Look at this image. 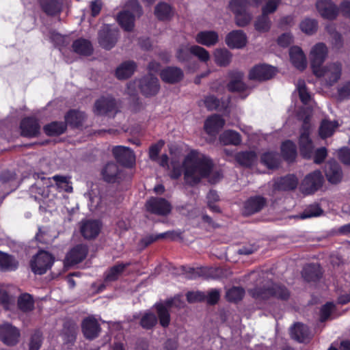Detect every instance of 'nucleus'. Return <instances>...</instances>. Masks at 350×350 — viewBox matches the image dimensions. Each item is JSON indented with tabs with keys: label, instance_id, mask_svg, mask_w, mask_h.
Instances as JSON below:
<instances>
[{
	"label": "nucleus",
	"instance_id": "obj_12",
	"mask_svg": "<svg viewBox=\"0 0 350 350\" xmlns=\"http://www.w3.org/2000/svg\"><path fill=\"white\" fill-rule=\"evenodd\" d=\"M118 30L112 28L111 25H105L98 35V42L100 45L105 49H110L114 46L118 38Z\"/></svg>",
	"mask_w": 350,
	"mask_h": 350
},
{
	"label": "nucleus",
	"instance_id": "obj_30",
	"mask_svg": "<svg viewBox=\"0 0 350 350\" xmlns=\"http://www.w3.org/2000/svg\"><path fill=\"white\" fill-rule=\"evenodd\" d=\"M116 107L115 100L111 97L101 98L95 103L94 112L102 115L113 111Z\"/></svg>",
	"mask_w": 350,
	"mask_h": 350
},
{
	"label": "nucleus",
	"instance_id": "obj_47",
	"mask_svg": "<svg viewBox=\"0 0 350 350\" xmlns=\"http://www.w3.org/2000/svg\"><path fill=\"white\" fill-rule=\"evenodd\" d=\"M202 102L208 110H221L226 107V104L220 105L219 100L213 95L206 96Z\"/></svg>",
	"mask_w": 350,
	"mask_h": 350
},
{
	"label": "nucleus",
	"instance_id": "obj_40",
	"mask_svg": "<svg viewBox=\"0 0 350 350\" xmlns=\"http://www.w3.org/2000/svg\"><path fill=\"white\" fill-rule=\"evenodd\" d=\"M281 150L284 159L289 162L294 161L297 156L296 146L290 140H287L282 144Z\"/></svg>",
	"mask_w": 350,
	"mask_h": 350
},
{
	"label": "nucleus",
	"instance_id": "obj_52",
	"mask_svg": "<svg viewBox=\"0 0 350 350\" xmlns=\"http://www.w3.org/2000/svg\"><path fill=\"white\" fill-rule=\"evenodd\" d=\"M235 75L234 79L232 80L228 85V90L232 92H243L245 89V85L242 81L243 74L237 72Z\"/></svg>",
	"mask_w": 350,
	"mask_h": 350
},
{
	"label": "nucleus",
	"instance_id": "obj_63",
	"mask_svg": "<svg viewBox=\"0 0 350 350\" xmlns=\"http://www.w3.org/2000/svg\"><path fill=\"white\" fill-rule=\"evenodd\" d=\"M42 342V334L36 332L31 336L29 343V350H39Z\"/></svg>",
	"mask_w": 350,
	"mask_h": 350
},
{
	"label": "nucleus",
	"instance_id": "obj_18",
	"mask_svg": "<svg viewBox=\"0 0 350 350\" xmlns=\"http://www.w3.org/2000/svg\"><path fill=\"white\" fill-rule=\"evenodd\" d=\"M316 6L320 14L325 18L334 19L338 12L337 6L331 0H319Z\"/></svg>",
	"mask_w": 350,
	"mask_h": 350
},
{
	"label": "nucleus",
	"instance_id": "obj_23",
	"mask_svg": "<svg viewBox=\"0 0 350 350\" xmlns=\"http://www.w3.org/2000/svg\"><path fill=\"white\" fill-rule=\"evenodd\" d=\"M100 230V224L96 220H86L82 223L81 232L85 239L96 237Z\"/></svg>",
	"mask_w": 350,
	"mask_h": 350
},
{
	"label": "nucleus",
	"instance_id": "obj_61",
	"mask_svg": "<svg viewBox=\"0 0 350 350\" xmlns=\"http://www.w3.org/2000/svg\"><path fill=\"white\" fill-rule=\"evenodd\" d=\"M265 4L262 8L263 13H273L278 9L282 0H265Z\"/></svg>",
	"mask_w": 350,
	"mask_h": 350
},
{
	"label": "nucleus",
	"instance_id": "obj_55",
	"mask_svg": "<svg viewBox=\"0 0 350 350\" xmlns=\"http://www.w3.org/2000/svg\"><path fill=\"white\" fill-rule=\"evenodd\" d=\"M245 294V291L241 287H232L227 291L226 298L230 301H238L241 300Z\"/></svg>",
	"mask_w": 350,
	"mask_h": 350
},
{
	"label": "nucleus",
	"instance_id": "obj_62",
	"mask_svg": "<svg viewBox=\"0 0 350 350\" xmlns=\"http://www.w3.org/2000/svg\"><path fill=\"white\" fill-rule=\"evenodd\" d=\"M164 141L160 140L156 144H152L149 148V157L152 161H156L158 157V154L160 152L161 148L164 146Z\"/></svg>",
	"mask_w": 350,
	"mask_h": 350
},
{
	"label": "nucleus",
	"instance_id": "obj_38",
	"mask_svg": "<svg viewBox=\"0 0 350 350\" xmlns=\"http://www.w3.org/2000/svg\"><path fill=\"white\" fill-rule=\"evenodd\" d=\"M155 307L161 325L164 327H167L170 322V315L169 312L170 307L167 306L166 302L156 304Z\"/></svg>",
	"mask_w": 350,
	"mask_h": 350
},
{
	"label": "nucleus",
	"instance_id": "obj_27",
	"mask_svg": "<svg viewBox=\"0 0 350 350\" xmlns=\"http://www.w3.org/2000/svg\"><path fill=\"white\" fill-rule=\"evenodd\" d=\"M219 36L215 31H202L196 36V41L202 45L211 46L217 44Z\"/></svg>",
	"mask_w": 350,
	"mask_h": 350
},
{
	"label": "nucleus",
	"instance_id": "obj_46",
	"mask_svg": "<svg viewBox=\"0 0 350 350\" xmlns=\"http://www.w3.org/2000/svg\"><path fill=\"white\" fill-rule=\"evenodd\" d=\"M269 14V13H263L262 12V15L256 19L254 23V27L257 31L265 32L270 29L271 21L268 16Z\"/></svg>",
	"mask_w": 350,
	"mask_h": 350
},
{
	"label": "nucleus",
	"instance_id": "obj_26",
	"mask_svg": "<svg viewBox=\"0 0 350 350\" xmlns=\"http://www.w3.org/2000/svg\"><path fill=\"white\" fill-rule=\"evenodd\" d=\"M325 175L331 183L336 184L341 180L342 171L336 161H329L325 166Z\"/></svg>",
	"mask_w": 350,
	"mask_h": 350
},
{
	"label": "nucleus",
	"instance_id": "obj_43",
	"mask_svg": "<svg viewBox=\"0 0 350 350\" xmlns=\"http://www.w3.org/2000/svg\"><path fill=\"white\" fill-rule=\"evenodd\" d=\"M302 276L308 282L318 280L321 276L319 267L315 265L305 267L302 271Z\"/></svg>",
	"mask_w": 350,
	"mask_h": 350
},
{
	"label": "nucleus",
	"instance_id": "obj_34",
	"mask_svg": "<svg viewBox=\"0 0 350 350\" xmlns=\"http://www.w3.org/2000/svg\"><path fill=\"white\" fill-rule=\"evenodd\" d=\"M17 267L18 262L13 256L0 251V271H13L15 270Z\"/></svg>",
	"mask_w": 350,
	"mask_h": 350
},
{
	"label": "nucleus",
	"instance_id": "obj_35",
	"mask_svg": "<svg viewBox=\"0 0 350 350\" xmlns=\"http://www.w3.org/2000/svg\"><path fill=\"white\" fill-rule=\"evenodd\" d=\"M129 265L130 263H120L111 267L105 273V281L108 282L118 280Z\"/></svg>",
	"mask_w": 350,
	"mask_h": 350
},
{
	"label": "nucleus",
	"instance_id": "obj_4",
	"mask_svg": "<svg viewBox=\"0 0 350 350\" xmlns=\"http://www.w3.org/2000/svg\"><path fill=\"white\" fill-rule=\"evenodd\" d=\"M251 293L254 297L258 299H286L289 297L288 291L284 286L277 284H271L263 289L256 288Z\"/></svg>",
	"mask_w": 350,
	"mask_h": 350
},
{
	"label": "nucleus",
	"instance_id": "obj_37",
	"mask_svg": "<svg viewBox=\"0 0 350 350\" xmlns=\"http://www.w3.org/2000/svg\"><path fill=\"white\" fill-rule=\"evenodd\" d=\"M136 65L133 62H125L117 68L116 77L119 79H125L133 74Z\"/></svg>",
	"mask_w": 350,
	"mask_h": 350
},
{
	"label": "nucleus",
	"instance_id": "obj_53",
	"mask_svg": "<svg viewBox=\"0 0 350 350\" xmlns=\"http://www.w3.org/2000/svg\"><path fill=\"white\" fill-rule=\"evenodd\" d=\"M297 90L298 91L301 102L305 105L310 104L312 100L311 95L307 90L304 81L300 80L297 82Z\"/></svg>",
	"mask_w": 350,
	"mask_h": 350
},
{
	"label": "nucleus",
	"instance_id": "obj_21",
	"mask_svg": "<svg viewBox=\"0 0 350 350\" xmlns=\"http://www.w3.org/2000/svg\"><path fill=\"white\" fill-rule=\"evenodd\" d=\"M82 330L85 338L93 339L98 336L100 328L93 317H88L83 321Z\"/></svg>",
	"mask_w": 350,
	"mask_h": 350
},
{
	"label": "nucleus",
	"instance_id": "obj_15",
	"mask_svg": "<svg viewBox=\"0 0 350 350\" xmlns=\"http://www.w3.org/2000/svg\"><path fill=\"white\" fill-rule=\"evenodd\" d=\"M113 154L116 160L123 165L131 167L135 162L133 151L129 148L118 146L113 148Z\"/></svg>",
	"mask_w": 350,
	"mask_h": 350
},
{
	"label": "nucleus",
	"instance_id": "obj_57",
	"mask_svg": "<svg viewBox=\"0 0 350 350\" xmlns=\"http://www.w3.org/2000/svg\"><path fill=\"white\" fill-rule=\"evenodd\" d=\"M157 322V319L153 313L146 312L142 316L140 323L144 328L150 329L156 325Z\"/></svg>",
	"mask_w": 350,
	"mask_h": 350
},
{
	"label": "nucleus",
	"instance_id": "obj_60",
	"mask_svg": "<svg viewBox=\"0 0 350 350\" xmlns=\"http://www.w3.org/2000/svg\"><path fill=\"white\" fill-rule=\"evenodd\" d=\"M14 303V299L9 296L4 286L0 285V304H2L5 309H9Z\"/></svg>",
	"mask_w": 350,
	"mask_h": 350
},
{
	"label": "nucleus",
	"instance_id": "obj_6",
	"mask_svg": "<svg viewBox=\"0 0 350 350\" xmlns=\"http://www.w3.org/2000/svg\"><path fill=\"white\" fill-rule=\"evenodd\" d=\"M129 7L131 8V12L125 10L120 13L117 20L120 25L125 31H131L134 27L135 15H140L142 9L136 0H131Z\"/></svg>",
	"mask_w": 350,
	"mask_h": 350
},
{
	"label": "nucleus",
	"instance_id": "obj_8",
	"mask_svg": "<svg viewBox=\"0 0 350 350\" xmlns=\"http://www.w3.org/2000/svg\"><path fill=\"white\" fill-rule=\"evenodd\" d=\"M310 124L308 122V116H306L301 129L299 138L300 152L305 158H310L313 153L314 146L310 138Z\"/></svg>",
	"mask_w": 350,
	"mask_h": 350
},
{
	"label": "nucleus",
	"instance_id": "obj_36",
	"mask_svg": "<svg viewBox=\"0 0 350 350\" xmlns=\"http://www.w3.org/2000/svg\"><path fill=\"white\" fill-rule=\"evenodd\" d=\"M72 48L75 53L82 55H90L93 48L90 42L85 39H78L72 44Z\"/></svg>",
	"mask_w": 350,
	"mask_h": 350
},
{
	"label": "nucleus",
	"instance_id": "obj_5",
	"mask_svg": "<svg viewBox=\"0 0 350 350\" xmlns=\"http://www.w3.org/2000/svg\"><path fill=\"white\" fill-rule=\"evenodd\" d=\"M249 5L247 0H231L229 8L234 13L236 24L239 27L247 25L252 20V15L247 9Z\"/></svg>",
	"mask_w": 350,
	"mask_h": 350
},
{
	"label": "nucleus",
	"instance_id": "obj_45",
	"mask_svg": "<svg viewBox=\"0 0 350 350\" xmlns=\"http://www.w3.org/2000/svg\"><path fill=\"white\" fill-rule=\"evenodd\" d=\"M236 161L242 165H251L256 159V154L252 151L242 152L236 154Z\"/></svg>",
	"mask_w": 350,
	"mask_h": 350
},
{
	"label": "nucleus",
	"instance_id": "obj_2",
	"mask_svg": "<svg viewBox=\"0 0 350 350\" xmlns=\"http://www.w3.org/2000/svg\"><path fill=\"white\" fill-rule=\"evenodd\" d=\"M34 178H38L36 183L30 188L31 195L36 199L40 200L49 196V187H52V181L55 182L57 187L62 188L67 191H70L68 185L67 178L62 176H54L52 178H46L40 174H34Z\"/></svg>",
	"mask_w": 350,
	"mask_h": 350
},
{
	"label": "nucleus",
	"instance_id": "obj_56",
	"mask_svg": "<svg viewBox=\"0 0 350 350\" xmlns=\"http://www.w3.org/2000/svg\"><path fill=\"white\" fill-rule=\"evenodd\" d=\"M262 162L269 168H275L278 164V155L273 152H267L262 156Z\"/></svg>",
	"mask_w": 350,
	"mask_h": 350
},
{
	"label": "nucleus",
	"instance_id": "obj_25",
	"mask_svg": "<svg viewBox=\"0 0 350 350\" xmlns=\"http://www.w3.org/2000/svg\"><path fill=\"white\" fill-rule=\"evenodd\" d=\"M225 124V120L218 115H213L206 119L204 129L209 135H215Z\"/></svg>",
	"mask_w": 350,
	"mask_h": 350
},
{
	"label": "nucleus",
	"instance_id": "obj_54",
	"mask_svg": "<svg viewBox=\"0 0 350 350\" xmlns=\"http://www.w3.org/2000/svg\"><path fill=\"white\" fill-rule=\"evenodd\" d=\"M301 30L306 34H312L317 29V22L314 19L306 18L300 23Z\"/></svg>",
	"mask_w": 350,
	"mask_h": 350
},
{
	"label": "nucleus",
	"instance_id": "obj_42",
	"mask_svg": "<svg viewBox=\"0 0 350 350\" xmlns=\"http://www.w3.org/2000/svg\"><path fill=\"white\" fill-rule=\"evenodd\" d=\"M213 55L215 63L220 66H226L230 62L232 55L227 49H216Z\"/></svg>",
	"mask_w": 350,
	"mask_h": 350
},
{
	"label": "nucleus",
	"instance_id": "obj_41",
	"mask_svg": "<svg viewBox=\"0 0 350 350\" xmlns=\"http://www.w3.org/2000/svg\"><path fill=\"white\" fill-rule=\"evenodd\" d=\"M103 178L108 183L116 181L118 175V167L113 163H107L102 172Z\"/></svg>",
	"mask_w": 350,
	"mask_h": 350
},
{
	"label": "nucleus",
	"instance_id": "obj_51",
	"mask_svg": "<svg viewBox=\"0 0 350 350\" xmlns=\"http://www.w3.org/2000/svg\"><path fill=\"white\" fill-rule=\"evenodd\" d=\"M66 125L62 122H52L44 126V131L49 135H58L64 132Z\"/></svg>",
	"mask_w": 350,
	"mask_h": 350
},
{
	"label": "nucleus",
	"instance_id": "obj_49",
	"mask_svg": "<svg viewBox=\"0 0 350 350\" xmlns=\"http://www.w3.org/2000/svg\"><path fill=\"white\" fill-rule=\"evenodd\" d=\"M190 53L198 57V59L202 62L206 63L210 59V54L208 51L200 46H191Z\"/></svg>",
	"mask_w": 350,
	"mask_h": 350
},
{
	"label": "nucleus",
	"instance_id": "obj_22",
	"mask_svg": "<svg viewBox=\"0 0 350 350\" xmlns=\"http://www.w3.org/2000/svg\"><path fill=\"white\" fill-rule=\"evenodd\" d=\"M290 59L293 65L300 70H303L307 66V60L301 49L293 46L289 51Z\"/></svg>",
	"mask_w": 350,
	"mask_h": 350
},
{
	"label": "nucleus",
	"instance_id": "obj_29",
	"mask_svg": "<svg viewBox=\"0 0 350 350\" xmlns=\"http://www.w3.org/2000/svg\"><path fill=\"white\" fill-rule=\"evenodd\" d=\"M265 199L261 196H255L248 199L244 206V213L251 215L260 211L265 205Z\"/></svg>",
	"mask_w": 350,
	"mask_h": 350
},
{
	"label": "nucleus",
	"instance_id": "obj_31",
	"mask_svg": "<svg viewBox=\"0 0 350 350\" xmlns=\"http://www.w3.org/2000/svg\"><path fill=\"white\" fill-rule=\"evenodd\" d=\"M298 179L294 175H288L280 178L275 183V188L278 190H292L297 187Z\"/></svg>",
	"mask_w": 350,
	"mask_h": 350
},
{
	"label": "nucleus",
	"instance_id": "obj_39",
	"mask_svg": "<svg viewBox=\"0 0 350 350\" xmlns=\"http://www.w3.org/2000/svg\"><path fill=\"white\" fill-rule=\"evenodd\" d=\"M41 4L47 14L54 15L60 12L62 0H42Z\"/></svg>",
	"mask_w": 350,
	"mask_h": 350
},
{
	"label": "nucleus",
	"instance_id": "obj_9",
	"mask_svg": "<svg viewBox=\"0 0 350 350\" xmlns=\"http://www.w3.org/2000/svg\"><path fill=\"white\" fill-rule=\"evenodd\" d=\"M317 77H322L325 82L332 85L338 81L341 75V64L339 63H333L326 66L321 67L314 72Z\"/></svg>",
	"mask_w": 350,
	"mask_h": 350
},
{
	"label": "nucleus",
	"instance_id": "obj_1",
	"mask_svg": "<svg viewBox=\"0 0 350 350\" xmlns=\"http://www.w3.org/2000/svg\"><path fill=\"white\" fill-rule=\"evenodd\" d=\"M168 169L169 176L172 179L180 178L183 171L185 183L192 186L204 178L215 183L222 176L220 172L213 170V161L208 157L195 150L185 157L182 165L177 159H172Z\"/></svg>",
	"mask_w": 350,
	"mask_h": 350
},
{
	"label": "nucleus",
	"instance_id": "obj_58",
	"mask_svg": "<svg viewBox=\"0 0 350 350\" xmlns=\"http://www.w3.org/2000/svg\"><path fill=\"white\" fill-rule=\"evenodd\" d=\"M321 213L322 210L318 205H311L300 215L299 217L304 219L319 216Z\"/></svg>",
	"mask_w": 350,
	"mask_h": 350
},
{
	"label": "nucleus",
	"instance_id": "obj_19",
	"mask_svg": "<svg viewBox=\"0 0 350 350\" xmlns=\"http://www.w3.org/2000/svg\"><path fill=\"white\" fill-rule=\"evenodd\" d=\"M160 77L163 81L172 84L181 81L184 77V73L178 67L169 66L161 71Z\"/></svg>",
	"mask_w": 350,
	"mask_h": 350
},
{
	"label": "nucleus",
	"instance_id": "obj_24",
	"mask_svg": "<svg viewBox=\"0 0 350 350\" xmlns=\"http://www.w3.org/2000/svg\"><path fill=\"white\" fill-rule=\"evenodd\" d=\"M21 134L25 137H36L39 133L40 126L33 118H25L21 124Z\"/></svg>",
	"mask_w": 350,
	"mask_h": 350
},
{
	"label": "nucleus",
	"instance_id": "obj_33",
	"mask_svg": "<svg viewBox=\"0 0 350 350\" xmlns=\"http://www.w3.org/2000/svg\"><path fill=\"white\" fill-rule=\"evenodd\" d=\"M337 121H331L327 119L323 120L319 126V135L321 138L325 139L331 137L338 127Z\"/></svg>",
	"mask_w": 350,
	"mask_h": 350
},
{
	"label": "nucleus",
	"instance_id": "obj_3",
	"mask_svg": "<svg viewBox=\"0 0 350 350\" xmlns=\"http://www.w3.org/2000/svg\"><path fill=\"white\" fill-rule=\"evenodd\" d=\"M137 88H139L142 93L146 96L155 95L159 90L158 79L150 74L141 80H135L130 82L127 85V93L130 95L135 94Z\"/></svg>",
	"mask_w": 350,
	"mask_h": 350
},
{
	"label": "nucleus",
	"instance_id": "obj_64",
	"mask_svg": "<svg viewBox=\"0 0 350 350\" xmlns=\"http://www.w3.org/2000/svg\"><path fill=\"white\" fill-rule=\"evenodd\" d=\"M334 304L332 303H327L321 310V321H324L329 317L331 312L334 309Z\"/></svg>",
	"mask_w": 350,
	"mask_h": 350
},
{
	"label": "nucleus",
	"instance_id": "obj_28",
	"mask_svg": "<svg viewBox=\"0 0 350 350\" xmlns=\"http://www.w3.org/2000/svg\"><path fill=\"white\" fill-rule=\"evenodd\" d=\"M219 142L221 144L238 146L241 142L240 134L233 130H226L219 136Z\"/></svg>",
	"mask_w": 350,
	"mask_h": 350
},
{
	"label": "nucleus",
	"instance_id": "obj_50",
	"mask_svg": "<svg viewBox=\"0 0 350 350\" xmlns=\"http://www.w3.org/2000/svg\"><path fill=\"white\" fill-rule=\"evenodd\" d=\"M172 14L171 7L167 3H159L155 8V14L160 20H165L169 18Z\"/></svg>",
	"mask_w": 350,
	"mask_h": 350
},
{
	"label": "nucleus",
	"instance_id": "obj_13",
	"mask_svg": "<svg viewBox=\"0 0 350 350\" xmlns=\"http://www.w3.org/2000/svg\"><path fill=\"white\" fill-rule=\"evenodd\" d=\"M277 72L275 67L267 64H259L254 66L250 71L251 80L265 81L271 79Z\"/></svg>",
	"mask_w": 350,
	"mask_h": 350
},
{
	"label": "nucleus",
	"instance_id": "obj_10",
	"mask_svg": "<svg viewBox=\"0 0 350 350\" xmlns=\"http://www.w3.org/2000/svg\"><path fill=\"white\" fill-rule=\"evenodd\" d=\"M323 178L320 171L307 175L301 184L300 189L304 194H311L317 191L323 184Z\"/></svg>",
	"mask_w": 350,
	"mask_h": 350
},
{
	"label": "nucleus",
	"instance_id": "obj_11",
	"mask_svg": "<svg viewBox=\"0 0 350 350\" xmlns=\"http://www.w3.org/2000/svg\"><path fill=\"white\" fill-rule=\"evenodd\" d=\"M146 210L158 215H167L171 212L170 203L164 198H151L146 203Z\"/></svg>",
	"mask_w": 350,
	"mask_h": 350
},
{
	"label": "nucleus",
	"instance_id": "obj_17",
	"mask_svg": "<svg viewBox=\"0 0 350 350\" xmlns=\"http://www.w3.org/2000/svg\"><path fill=\"white\" fill-rule=\"evenodd\" d=\"M88 254V248L84 245H79L72 248L66 255L65 265L71 266L82 261Z\"/></svg>",
	"mask_w": 350,
	"mask_h": 350
},
{
	"label": "nucleus",
	"instance_id": "obj_44",
	"mask_svg": "<svg viewBox=\"0 0 350 350\" xmlns=\"http://www.w3.org/2000/svg\"><path fill=\"white\" fill-rule=\"evenodd\" d=\"M85 114L79 111L71 110L65 117V120L67 124L72 126H79L84 120Z\"/></svg>",
	"mask_w": 350,
	"mask_h": 350
},
{
	"label": "nucleus",
	"instance_id": "obj_7",
	"mask_svg": "<svg viewBox=\"0 0 350 350\" xmlns=\"http://www.w3.org/2000/svg\"><path fill=\"white\" fill-rule=\"evenodd\" d=\"M53 262V256L49 252L42 250L31 260V268L34 273L42 275L52 267Z\"/></svg>",
	"mask_w": 350,
	"mask_h": 350
},
{
	"label": "nucleus",
	"instance_id": "obj_48",
	"mask_svg": "<svg viewBox=\"0 0 350 350\" xmlns=\"http://www.w3.org/2000/svg\"><path fill=\"white\" fill-rule=\"evenodd\" d=\"M18 305L19 308L24 312L33 310V300L32 297L27 293L21 295L18 299Z\"/></svg>",
	"mask_w": 350,
	"mask_h": 350
},
{
	"label": "nucleus",
	"instance_id": "obj_20",
	"mask_svg": "<svg viewBox=\"0 0 350 350\" xmlns=\"http://www.w3.org/2000/svg\"><path fill=\"white\" fill-rule=\"evenodd\" d=\"M226 43L230 48L241 49L246 45L247 37L243 31H232L227 35Z\"/></svg>",
	"mask_w": 350,
	"mask_h": 350
},
{
	"label": "nucleus",
	"instance_id": "obj_16",
	"mask_svg": "<svg viewBox=\"0 0 350 350\" xmlns=\"http://www.w3.org/2000/svg\"><path fill=\"white\" fill-rule=\"evenodd\" d=\"M19 330L9 323L0 325V338L8 345H14L18 341Z\"/></svg>",
	"mask_w": 350,
	"mask_h": 350
},
{
	"label": "nucleus",
	"instance_id": "obj_14",
	"mask_svg": "<svg viewBox=\"0 0 350 350\" xmlns=\"http://www.w3.org/2000/svg\"><path fill=\"white\" fill-rule=\"evenodd\" d=\"M327 49L323 43L315 44L310 53V60L313 72L322 67V64L326 59Z\"/></svg>",
	"mask_w": 350,
	"mask_h": 350
},
{
	"label": "nucleus",
	"instance_id": "obj_59",
	"mask_svg": "<svg viewBox=\"0 0 350 350\" xmlns=\"http://www.w3.org/2000/svg\"><path fill=\"white\" fill-rule=\"evenodd\" d=\"M190 47L189 44H183L177 49L176 56L178 61L185 62L189 58Z\"/></svg>",
	"mask_w": 350,
	"mask_h": 350
},
{
	"label": "nucleus",
	"instance_id": "obj_32",
	"mask_svg": "<svg viewBox=\"0 0 350 350\" xmlns=\"http://www.w3.org/2000/svg\"><path fill=\"white\" fill-rule=\"evenodd\" d=\"M291 336L298 342H304L309 337L308 329L304 324L299 323H295L291 328Z\"/></svg>",
	"mask_w": 350,
	"mask_h": 350
}]
</instances>
